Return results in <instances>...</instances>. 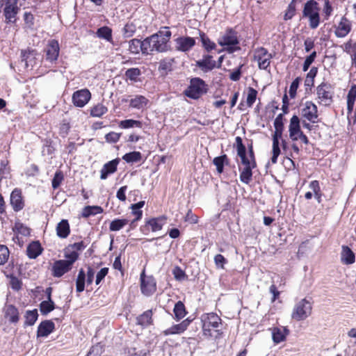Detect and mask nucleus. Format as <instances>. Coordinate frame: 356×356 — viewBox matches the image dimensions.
<instances>
[{
	"label": "nucleus",
	"mask_w": 356,
	"mask_h": 356,
	"mask_svg": "<svg viewBox=\"0 0 356 356\" xmlns=\"http://www.w3.org/2000/svg\"><path fill=\"white\" fill-rule=\"evenodd\" d=\"M241 159V163L245 165V167H256V163L254 160H252L250 156L244 154L243 156H239Z\"/></svg>",
	"instance_id": "obj_60"
},
{
	"label": "nucleus",
	"mask_w": 356,
	"mask_h": 356,
	"mask_svg": "<svg viewBox=\"0 0 356 356\" xmlns=\"http://www.w3.org/2000/svg\"><path fill=\"white\" fill-rule=\"evenodd\" d=\"M118 163V160L114 159L106 163L101 170L100 178L102 179H105L107 178L108 175L114 173L117 170Z\"/></svg>",
	"instance_id": "obj_29"
},
{
	"label": "nucleus",
	"mask_w": 356,
	"mask_h": 356,
	"mask_svg": "<svg viewBox=\"0 0 356 356\" xmlns=\"http://www.w3.org/2000/svg\"><path fill=\"white\" fill-rule=\"evenodd\" d=\"M226 160H227V157L225 154L214 158L213 163L216 166L217 171L219 173L222 172L224 163Z\"/></svg>",
	"instance_id": "obj_48"
},
{
	"label": "nucleus",
	"mask_w": 356,
	"mask_h": 356,
	"mask_svg": "<svg viewBox=\"0 0 356 356\" xmlns=\"http://www.w3.org/2000/svg\"><path fill=\"white\" fill-rule=\"evenodd\" d=\"M173 312L177 320L183 318L186 314L185 306L181 301H178L175 304Z\"/></svg>",
	"instance_id": "obj_34"
},
{
	"label": "nucleus",
	"mask_w": 356,
	"mask_h": 356,
	"mask_svg": "<svg viewBox=\"0 0 356 356\" xmlns=\"http://www.w3.org/2000/svg\"><path fill=\"white\" fill-rule=\"evenodd\" d=\"M71 266L65 260L56 261L53 266V275L54 277H61L71 269Z\"/></svg>",
	"instance_id": "obj_24"
},
{
	"label": "nucleus",
	"mask_w": 356,
	"mask_h": 356,
	"mask_svg": "<svg viewBox=\"0 0 356 356\" xmlns=\"http://www.w3.org/2000/svg\"><path fill=\"white\" fill-rule=\"evenodd\" d=\"M64 179V176L63 172L60 170H58L56 172L54 177L52 179V187L54 189H56L59 187L60 184Z\"/></svg>",
	"instance_id": "obj_51"
},
{
	"label": "nucleus",
	"mask_w": 356,
	"mask_h": 356,
	"mask_svg": "<svg viewBox=\"0 0 356 356\" xmlns=\"http://www.w3.org/2000/svg\"><path fill=\"white\" fill-rule=\"evenodd\" d=\"M257 95V91L253 88H249L248 90V96H247V105L249 107H251L253 104L255 102L256 98Z\"/></svg>",
	"instance_id": "obj_49"
},
{
	"label": "nucleus",
	"mask_w": 356,
	"mask_h": 356,
	"mask_svg": "<svg viewBox=\"0 0 356 356\" xmlns=\"http://www.w3.org/2000/svg\"><path fill=\"white\" fill-rule=\"evenodd\" d=\"M9 250L8 248L3 245H0V265L4 264L8 259Z\"/></svg>",
	"instance_id": "obj_54"
},
{
	"label": "nucleus",
	"mask_w": 356,
	"mask_h": 356,
	"mask_svg": "<svg viewBox=\"0 0 356 356\" xmlns=\"http://www.w3.org/2000/svg\"><path fill=\"white\" fill-rule=\"evenodd\" d=\"M129 106L138 110H143L146 108L149 100L143 95H136L129 100Z\"/></svg>",
	"instance_id": "obj_27"
},
{
	"label": "nucleus",
	"mask_w": 356,
	"mask_h": 356,
	"mask_svg": "<svg viewBox=\"0 0 356 356\" xmlns=\"http://www.w3.org/2000/svg\"><path fill=\"white\" fill-rule=\"evenodd\" d=\"M91 97L90 92L87 89H82L74 92L72 95L73 104L77 107H83Z\"/></svg>",
	"instance_id": "obj_13"
},
{
	"label": "nucleus",
	"mask_w": 356,
	"mask_h": 356,
	"mask_svg": "<svg viewBox=\"0 0 356 356\" xmlns=\"http://www.w3.org/2000/svg\"><path fill=\"white\" fill-rule=\"evenodd\" d=\"M302 116L312 123L318 122V108L311 101H307L301 110Z\"/></svg>",
	"instance_id": "obj_10"
},
{
	"label": "nucleus",
	"mask_w": 356,
	"mask_h": 356,
	"mask_svg": "<svg viewBox=\"0 0 356 356\" xmlns=\"http://www.w3.org/2000/svg\"><path fill=\"white\" fill-rule=\"evenodd\" d=\"M10 202L13 209L16 212L24 209L25 204L21 189L15 188L12 191L10 197Z\"/></svg>",
	"instance_id": "obj_12"
},
{
	"label": "nucleus",
	"mask_w": 356,
	"mask_h": 356,
	"mask_svg": "<svg viewBox=\"0 0 356 356\" xmlns=\"http://www.w3.org/2000/svg\"><path fill=\"white\" fill-rule=\"evenodd\" d=\"M42 248L38 241L31 243L26 250L27 255L31 259H35L42 253Z\"/></svg>",
	"instance_id": "obj_30"
},
{
	"label": "nucleus",
	"mask_w": 356,
	"mask_h": 356,
	"mask_svg": "<svg viewBox=\"0 0 356 356\" xmlns=\"http://www.w3.org/2000/svg\"><path fill=\"white\" fill-rule=\"evenodd\" d=\"M324 5L323 8V13L324 15L325 19L327 20L332 13L333 8L329 0H323Z\"/></svg>",
	"instance_id": "obj_53"
},
{
	"label": "nucleus",
	"mask_w": 356,
	"mask_h": 356,
	"mask_svg": "<svg viewBox=\"0 0 356 356\" xmlns=\"http://www.w3.org/2000/svg\"><path fill=\"white\" fill-rule=\"evenodd\" d=\"M141 22L140 19L129 21L123 28V35L125 38H130L134 35L138 29H141Z\"/></svg>",
	"instance_id": "obj_19"
},
{
	"label": "nucleus",
	"mask_w": 356,
	"mask_h": 356,
	"mask_svg": "<svg viewBox=\"0 0 356 356\" xmlns=\"http://www.w3.org/2000/svg\"><path fill=\"white\" fill-rule=\"evenodd\" d=\"M190 321L188 319L183 321L181 323L174 325L172 327L165 330L163 334L165 336L170 334H179L184 332L188 327Z\"/></svg>",
	"instance_id": "obj_25"
},
{
	"label": "nucleus",
	"mask_w": 356,
	"mask_h": 356,
	"mask_svg": "<svg viewBox=\"0 0 356 356\" xmlns=\"http://www.w3.org/2000/svg\"><path fill=\"white\" fill-rule=\"evenodd\" d=\"M129 50L131 53L137 54L142 51L144 54H148L147 47L145 46V40L140 41L138 39H132L129 42Z\"/></svg>",
	"instance_id": "obj_22"
},
{
	"label": "nucleus",
	"mask_w": 356,
	"mask_h": 356,
	"mask_svg": "<svg viewBox=\"0 0 356 356\" xmlns=\"http://www.w3.org/2000/svg\"><path fill=\"white\" fill-rule=\"evenodd\" d=\"M356 99V86H353L347 95V102L355 104Z\"/></svg>",
	"instance_id": "obj_64"
},
{
	"label": "nucleus",
	"mask_w": 356,
	"mask_h": 356,
	"mask_svg": "<svg viewBox=\"0 0 356 356\" xmlns=\"http://www.w3.org/2000/svg\"><path fill=\"white\" fill-rule=\"evenodd\" d=\"M70 225L67 220H62L56 227L57 235L62 238H67L70 234Z\"/></svg>",
	"instance_id": "obj_31"
},
{
	"label": "nucleus",
	"mask_w": 356,
	"mask_h": 356,
	"mask_svg": "<svg viewBox=\"0 0 356 356\" xmlns=\"http://www.w3.org/2000/svg\"><path fill=\"white\" fill-rule=\"evenodd\" d=\"M236 142L237 145V154L238 156L246 154V149L245 145L242 143V139L241 137L237 136L236 138Z\"/></svg>",
	"instance_id": "obj_57"
},
{
	"label": "nucleus",
	"mask_w": 356,
	"mask_h": 356,
	"mask_svg": "<svg viewBox=\"0 0 356 356\" xmlns=\"http://www.w3.org/2000/svg\"><path fill=\"white\" fill-rule=\"evenodd\" d=\"M312 312V303L306 298L301 299L293 307L291 318L297 321H304Z\"/></svg>",
	"instance_id": "obj_4"
},
{
	"label": "nucleus",
	"mask_w": 356,
	"mask_h": 356,
	"mask_svg": "<svg viewBox=\"0 0 356 356\" xmlns=\"http://www.w3.org/2000/svg\"><path fill=\"white\" fill-rule=\"evenodd\" d=\"M254 168L255 167H250L249 165L248 167H244L240 174V180L243 183L248 184L250 182L252 177V169Z\"/></svg>",
	"instance_id": "obj_36"
},
{
	"label": "nucleus",
	"mask_w": 356,
	"mask_h": 356,
	"mask_svg": "<svg viewBox=\"0 0 356 356\" xmlns=\"http://www.w3.org/2000/svg\"><path fill=\"white\" fill-rule=\"evenodd\" d=\"M172 274L177 281H183L187 278L185 272L179 266H175L173 268Z\"/></svg>",
	"instance_id": "obj_52"
},
{
	"label": "nucleus",
	"mask_w": 356,
	"mask_h": 356,
	"mask_svg": "<svg viewBox=\"0 0 356 356\" xmlns=\"http://www.w3.org/2000/svg\"><path fill=\"white\" fill-rule=\"evenodd\" d=\"M302 17L309 21L312 29H316L321 23L320 7L315 0H309L305 4L302 10Z\"/></svg>",
	"instance_id": "obj_3"
},
{
	"label": "nucleus",
	"mask_w": 356,
	"mask_h": 356,
	"mask_svg": "<svg viewBox=\"0 0 356 356\" xmlns=\"http://www.w3.org/2000/svg\"><path fill=\"white\" fill-rule=\"evenodd\" d=\"M351 27L350 21L346 16H343L335 28L334 34L337 38H344L350 32Z\"/></svg>",
	"instance_id": "obj_14"
},
{
	"label": "nucleus",
	"mask_w": 356,
	"mask_h": 356,
	"mask_svg": "<svg viewBox=\"0 0 356 356\" xmlns=\"http://www.w3.org/2000/svg\"><path fill=\"white\" fill-rule=\"evenodd\" d=\"M254 58L258 63L261 70H266L270 63L272 55L264 47L258 48L254 51Z\"/></svg>",
	"instance_id": "obj_9"
},
{
	"label": "nucleus",
	"mask_w": 356,
	"mask_h": 356,
	"mask_svg": "<svg viewBox=\"0 0 356 356\" xmlns=\"http://www.w3.org/2000/svg\"><path fill=\"white\" fill-rule=\"evenodd\" d=\"M196 66L199 67L204 72L212 70L216 66V63L210 55H204L202 59L196 61Z\"/></svg>",
	"instance_id": "obj_21"
},
{
	"label": "nucleus",
	"mask_w": 356,
	"mask_h": 356,
	"mask_svg": "<svg viewBox=\"0 0 356 356\" xmlns=\"http://www.w3.org/2000/svg\"><path fill=\"white\" fill-rule=\"evenodd\" d=\"M55 329V325L51 321H44L40 323L38 327L37 337H46Z\"/></svg>",
	"instance_id": "obj_20"
},
{
	"label": "nucleus",
	"mask_w": 356,
	"mask_h": 356,
	"mask_svg": "<svg viewBox=\"0 0 356 356\" xmlns=\"http://www.w3.org/2000/svg\"><path fill=\"white\" fill-rule=\"evenodd\" d=\"M103 351L102 346L97 343L91 348L87 356H102Z\"/></svg>",
	"instance_id": "obj_55"
},
{
	"label": "nucleus",
	"mask_w": 356,
	"mask_h": 356,
	"mask_svg": "<svg viewBox=\"0 0 356 356\" xmlns=\"http://www.w3.org/2000/svg\"><path fill=\"white\" fill-rule=\"evenodd\" d=\"M272 334V339L275 344L286 341V337L289 334V330L286 327H273L270 329Z\"/></svg>",
	"instance_id": "obj_15"
},
{
	"label": "nucleus",
	"mask_w": 356,
	"mask_h": 356,
	"mask_svg": "<svg viewBox=\"0 0 356 356\" xmlns=\"http://www.w3.org/2000/svg\"><path fill=\"white\" fill-rule=\"evenodd\" d=\"M171 31L168 27L145 39V46L147 47V52H165L170 49L168 42L171 38Z\"/></svg>",
	"instance_id": "obj_1"
},
{
	"label": "nucleus",
	"mask_w": 356,
	"mask_h": 356,
	"mask_svg": "<svg viewBox=\"0 0 356 356\" xmlns=\"http://www.w3.org/2000/svg\"><path fill=\"white\" fill-rule=\"evenodd\" d=\"M78 253L73 250L72 252L65 254V257L67 259L65 261L72 267L73 263L78 259Z\"/></svg>",
	"instance_id": "obj_62"
},
{
	"label": "nucleus",
	"mask_w": 356,
	"mask_h": 356,
	"mask_svg": "<svg viewBox=\"0 0 356 356\" xmlns=\"http://www.w3.org/2000/svg\"><path fill=\"white\" fill-rule=\"evenodd\" d=\"M309 188L312 191L314 194V197L318 203L321 202V192L320 185L318 181L314 180L311 181L309 186Z\"/></svg>",
	"instance_id": "obj_42"
},
{
	"label": "nucleus",
	"mask_w": 356,
	"mask_h": 356,
	"mask_svg": "<svg viewBox=\"0 0 356 356\" xmlns=\"http://www.w3.org/2000/svg\"><path fill=\"white\" fill-rule=\"evenodd\" d=\"M102 212H103V209L101 207L88 206V207H86L83 210V216L87 218L92 215L102 213Z\"/></svg>",
	"instance_id": "obj_39"
},
{
	"label": "nucleus",
	"mask_w": 356,
	"mask_h": 356,
	"mask_svg": "<svg viewBox=\"0 0 356 356\" xmlns=\"http://www.w3.org/2000/svg\"><path fill=\"white\" fill-rule=\"evenodd\" d=\"M3 312L5 318H8L10 323H16L19 321V312L14 305H6L3 308Z\"/></svg>",
	"instance_id": "obj_26"
},
{
	"label": "nucleus",
	"mask_w": 356,
	"mask_h": 356,
	"mask_svg": "<svg viewBox=\"0 0 356 356\" xmlns=\"http://www.w3.org/2000/svg\"><path fill=\"white\" fill-rule=\"evenodd\" d=\"M355 256L354 252L346 245L342 246L341 252V261L343 264L350 265L355 262Z\"/></svg>",
	"instance_id": "obj_28"
},
{
	"label": "nucleus",
	"mask_w": 356,
	"mask_h": 356,
	"mask_svg": "<svg viewBox=\"0 0 356 356\" xmlns=\"http://www.w3.org/2000/svg\"><path fill=\"white\" fill-rule=\"evenodd\" d=\"M122 159L127 163L137 162L140 160L141 154L138 152H132L124 154Z\"/></svg>",
	"instance_id": "obj_47"
},
{
	"label": "nucleus",
	"mask_w": 356,
	"mask_h": 356,
	"mask_svg": "<svg viewBox=\"0 0 356 356\" xmlns=\"http://www.w3.org/2000/svg\"><path fill=\"white\" fill-rule=\"evenodd\" d=\"M129 223L127 219H115L112 220L109 225V229L111 232H117L122 229L125 225Z\"/></svg>",
	"instance_id": "obj_33"
},
{
	"label": "nucleus",
	"mask_w": 356,
	"mask_h": 356,
	"mask_svg": "<svg viewBox=\"0 0 356 356\" xmlns=\"http://www.w3.org/2000/svg\"><path fill=\"white\" fill-rule=\"evenodd\" d=\"M202 334L209 339H216L221 337L222 320L215 313L204 314L201 316Z\"/></svg>",
	"instance_id": "obj_2"
},
{
	"label": "nucleus",
	"mask_w": 356,
	"mask_h": 356,
	"mask_svg": "<svg viewBox=\"0 0 356 356\" xmlns=\"http://www.w3.org/2000/svg\"><path fill=\"white\" fill-rule=\"evenodd\" d=\"M275 129L284 130L283 114H279L274 121Z\"/></svg>",
	"instance_id": "obj_61"
},
{
	"label": "nucleus",
	"mask_w": 356,
	"mask_h": 356,
	"mask_svg": "<svg viewBox=\"0 0 356 356\" xmlns=\"http://www.w3.org/2000/svg\"><path fill=\"white\" fill-rule=\"evenodd\" d=\"M59 44L55 40H50L46 47V59L50 62L57 60L59 55Z\"/></svg>",
	"instance_id": "obj_17"
},
{
	"label": "nucleus",
	"mask_w": 356,
	"mask_h": 356,
	"mask_svg": "<svg viewBox=\"0 0 356 356\" xmlns=\"http://www.w3.org/2000/svg\"><path fill=\"white\" fill-rule=\"evenodd\" d=\"M317 101L319 104L329 106L333 102L334 92L332 86L327 83H322L316 88Z\"/></svg>",
	"instance_id": "obj_5"
},
{
	"label": "nucleus",
	"mask_w": 356,
	"mask_h": 356,
	"mask_svg": "<svg viewBox=\"0 0 356 356\" xmlns=\"http://www.w3.org/2000/svg\"><path fill=\"white\" fill-rule=\"evenodd\" d=\"M22 61H24L25 63V65L26 67L31 66V67H33L34 63H35V61H34V59H35V54L33 53V51H22Z\"/></svg>",
	"instance_id": "obj_41"
},
{
	"label": "nucleus",
	"mask_w": 356,
	"mask_h": 356,
	"mask_svg": "<svg viewBox=\"0 0 356 356\" xmlns=\"http://www.w3.org/2000/svg\"><path fill=\"white\" fill-rule=\"evenodd\" d=\"M152 311L147 310L137 318L138 323L143 326H147L152 323Z\"/></svg>",
	"instance_id": "obj_37"
},
{
	"label": "nucleus",
	"mask_w": 356,
	"mask_h": 356,
	"mask_svg": "<svg viewBox=\"0 0 356 356\" xmlns=\"http://www.w3.org/2000/svg\"><path fill=\"white\" fill-rule=\"evenodd\" d=\"M200 37L202 46L207 51L214 49L216 47V44L213 42L211 41L204 33H200Z\"/></svg>",
	"instance_id": "obj_45"
},
{
	"label": "nucleus",
	"mask_w": 356,
	"mask_h": 356,
	"mask_svg": "<svg viewBox=\"0 0 356 356\" xmlns=\"http://www.w3.org/2000/svg\"><path fill=\"white\" fill-rule=\"evenodd\" d=\"M140 289L142 293L147 296L152 295L156 289L155 280L152 276H145L143 272L140 275Z\"/></svg>",
	"instance_id": "obj_11"
},
{
	"label": "nucleus",
	"mask_w": 356,
	"mask_h": 356,
	"mask_svg": "<svg viewBox=\"0 0 356 356\" xmlns=\"http://www.w3.org/2000/svg\"><path fill=\"white\" fill-rule=\"evenodd\" d=\"M238 43L236 34L232 30L227 31L224 35L218 40L220 46L236 45Z\"/></svg>",
	"instance_id": "obj_23"
},
{
	"label": "nucleus",
	"mask_w": 356,
	"mask_h": 356,
	"mask_svg": "<svg viewBox=\"0 0 356 356\" xmlns=\"http://www.w3.org/2000/svg\"><path fill=\"white\" fill-rule=\"evenodd\" d=\"M227 259L220 254H218L214 257V262L218 268H224V265L227 263Z\"/></svg>",
	"instance_id": "obj_58"
},
{
	"label": "nucleus",
	"mask_w": 356,
	"mask_h": 356,
	"mask_svg": "<svg viewBox=\"0 0 356 356\" xmlns=\"http://www.w3.org/2000/svg\"><path fill=\"white\" fill-rule=\"evenodd\" d=\"M289 137L293 140H298V136L302 133L300 126V119L297 115H293L289 126Z\"/></svg>",
	"instance_id": "obj_16"
},
{
	"label": "nucleus",
	"mask_w": 356,
	"mask_h": 356,
	"mask_svg": "<svg viewBox=\"0 0 356 356\" xmlns=\"http://www.w3.org/2000/svg\"><path fill=\"white\" fill-rule=\"evenodd\" d=\"M300 81V79L299 77H297L291 83L290 88H289V95L291 98L295 97Z\"/></svg>",
	"instance_id": "obj_56"
},
{
	"label": "nucleus",
	"mask_w": 356,
	"mask_h": 356,
	"mask_svg": "<svg viewBox=\"0 0 356 356\" xmlns=\"http://www.w3.org/2000/svg\"><path fill=\"white\" fill-rule=\"evenodd\" d=\"M107 112V108L102 104L95 106L90 111V115L93 117L99 118Z\"/></svg>",
	"instance_id": "obj_46"
},
{
	"label": "nucleus",
	"mask_w": 356,
	"mask_h": 356,
	"mask_svg": "<svg viewBox=\"0 0 356 356\" xmlns=\"http://www.w3.org/2000/svg\"><path fill=\"white\" fill-rule=\"evenodd\" d=\"M47 299L40 303V312L43 314H47L54 309V302L51 300L50 294L47 296Z\"/></svg>",
	"instance_id": "obj_35"
},
{
	"label": "nucleus",
	"mask_w": 356,
	"mask_h": 356,
	"mask_svg": "<svg viewBox=\"0 0 356 356\" xmlns=\"http://www.w3.org/2000/svg\"><path fill=\"white\" fill-rule=\"evenodd\" d=\"M97 36L100 38H104L107 41L112 40V31L108 26H103L99 28L97 31Z\"/></svg>",
	"instance_id": "obj_43"
},
{
	"label": "nucleus",
	"mask_w": 356,
	"mask_h": 356,
	"mask_svg": "<svg viewBox=\"0 0 356 356\" xmlns=\"http://www.w3.org/2000/svg\"><path fill=\"white\" fill-rule=\"evenodd\" d=\"M108 268H103L97 273L95 280V283L97 285H98L101 282V281L106 277V275L108 274Z\"/></svg>",
	"instance_id": "obj_63"
},
{
	"label": "nucleus",
	"mask_w": 356,
	"mask_h": 356,
	"mask_svg": "<svg viewBox=\"0 0 356 356\" xmlns=\"http://www.w3.org/2000/svg\"><path fill=\"white\" fill-rule=\"evenodd\" d=\"M121 134L110 132L105 136V139L108 143H116L119 140Z\"/></svg>",
	"instance_id": "obj_59"
},
{
	"label": "nucleus",
	"mask_w": 356,
	"mask_h": 356,
	"mask_svg": "<svg viewBox=\"0 0 356 356\" xmlns=\"http://www.w3.org/2000/svg\"><path fill=\"white\" fill-rule=\"evenodd\" d=\"M1 6H3V15L6 23H15L16 16L19 10L17 0H1Z\"/></svg>",
	"instance_id": "obj_6"
},
{
	"label": "nucleus",
	"mask_w": 356,
	"mask_h": 356,
	"mask_svg": "<svg viewBox=\"0 0 356 356\" xmlns=\"http://www.w3.org/2000/svg\"><path fill=\"white\" fill-rule=\"evenodd\" d=\"M142 124L143 123L140 121L129 119L120 121L119 126L123 129H129L132 127L141 128Z\"/></svg>",
	"instance_id": "obj_40"
},
{
	"label": "nucleus",
	"mask_w": 356,
	"mask_h": 356,
	"mask_svg": "<svg viewBox=\"0 0 356 356\" xmlns=\"http://www.w3.org/2000/svg\"><path fill=\"white\" fill-rule=\"evenodd\" d=\"M95 270L93 268H92L90 266H88V270L86 274L84 270L83 269H81L79 271V274L76 280V292L81 293L84 291L85 289V282H86V277H87L86 282L88 284H91L94 275H95Z\"/></svg>",
	"instance_id": "obj_8"
},
{
	"label": "nucleus",
	"mask_w": 356,
	"mask_h": 356,
	"mask_svg": "<svg viewBox=\"0 0 356 356\" xmlns=\"http://www.w3.org/2000/svg\"><path fill=\"white\" fill-rule=\"evenodd\" d=\"M165 220L166 218L163 216L152 218L147 221V225L151 227L152 232L159 231L165 223Z\"/></svg>",
	"instance_id": "obj_32"
},
{
	"label": "nucleus",
	"mask_w": 356,
	"mask_h": 356,
	"mask_svg": "<svg viewBox=\"0 0 356 356\" xmlns=\"http://www.w3.org/2000/svg\"><path fill=\"white\" fill-rule=\"evenodd\" d=\"M176 49L181 51H188L195 44V40L191 37H179L175 40Z\"/></svg>",
	"instance_id": "obj_18"
},
{
	"label": "nucleus",
	"mask_w": 356,
	"mask_h": 356,
	"mask_svg": "<svg viewBox=\"0 0 356 356\" xmlns=\"http://www.w3.org/2000/svg\"><path fill=\"white\" fill-rule=\"evenodd\" d=\"M38 314L37 309L28 310L25 314V322L26 325H33L37 321Z\"/></svg>",
	"instance_id": "obj_38"
},
{
	"label": "nucleus",
	"mask_w": 356,
	"mask_h": 356,
	"mask_svg": "<svg viewBox=\"0 0 356 356\" xmlns=\"http://www.w3.org/2000/svg\"><path fill=\"white\" fill-rule=\"evenodd\" d=\"M13 231L23 236H29L30 234V229L20 222H16L13 228Z\"/></svg>",
	"instance_id": "obj_44"
},
{
	"label": "nucleus",
	"mask_w": 356,
	"mask_h": 356,
	"mask_svg": "<svg viewBox=\"0 0 356 356\" xmlns=\"http://www.w3.org/2000/svg\"><path fill=\"white\" fill-rule=\"evenodd\" d=\"M140 75V70L138 68H130L125 72V76L131 81H136Z\"/></svg>",
	"instance_id": "obj_50"
},
{
	"label": "nucleus",
	"mask_w": 356,
	"mask_h": 356,
	"mask_svg": "<svg viewBox=\"0 0 356 356\" xmlns=\"http://www.w3.org/2000/svg\"><path fill=\"white\" fill-rule=\"evenodd\" d=\"M206 92L207 88L204 82L200 78H194L191 79V84L186 90L185 94L187 97L195 99H198Z\"/></svg>",
	"instance_id": "obj_7"
}]
</instances>
